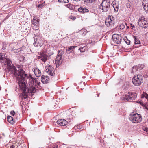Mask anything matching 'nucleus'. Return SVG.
Masks as SVG:
<instances>
[{
	"instance_id": "obj_1",
	"label": "nucleus",
	"mask_w": 148,
	"mask_h": 148,
	"mask_svg": "<svg viewBox=\"0 0 148 148\" xmlns=\"http://www.w3.org/2000/svg\"><path fill=\"white\" fill-rule=\"evenodd\" d=\"M5 55L3 53H0V63H5L7 65V69L9 72L10 73L13 74L14 76L16 78L17 82L19 85L20 89L23 91L22 99H25L29 95H32V92H30V90L29 91H27V89L29 88V86L26 88V84H25V81L19 80L17 79V77L15 75L16 73H17V71H18L16 69V67L12 64L11 61L8 58H6L5 57Z\"/></svg>"
},
{
	"instance_id": "obj_2",
	"label": "nucleus",
	"mask_w": 148,
	"mask_h": 148,
	"mask_svg": "<svg viewBox=\"0 0 148 148\" xmlns=\"http://www.w3.org/2000/svg\"><path fill=\"white\" fill-rule=\"evenodd\" d=\"M18 71H17L15 75L17 77V79L19 80L25 81L27 83V82L29 84L27 89V91H29L30 90V92H32V93H34L36 91V89L33 84L34 83V79L30 75H27L25 74V71L22 69H20L18 68Z\"/></svg>"
},
{
	"instance_id": "obj_3",
	"label": "nucleus",
	"mask_w": 148,
	"mask_h": 148,
	"mask_svg": "<svg viewBox=\"0 0 148 148\" xmlns=\"http://www.w3.org/2000/svg\"><path fill=\"white\" fill-rule=\"evenodd\" d=\"M110 5V0H102V3L100 4L99 8L103 10V12H106L108 10Z\"/></svg>"
},
{
	"instance_id": "obj_4",
	"label": "nucleus",
	"mask_w": 148,
	"mask_h": 148,
	"mask_svg": "<svg viewBox=\"0 0 148 148\" xmlns=\"http://www.w3.org/2000/svg\"><path fill=\"white\" fill-rule=\"evenodd\" d=\"M143 76L140 75H135L132 79L133 83L135 86L140 85L143 82Z\"/></svg>"
},
{
	"instance_id": "obj_5",
	"label": "nucleus",
	"mask_w": 148,
	"mask_h": 148,
	"mask_svg": "<svg viewBox=\"0 0 148 148\" xmlns=\"http://www.w3.org/2000/svg\"><path fill=\"white\" fill-rule=\"evenodd\" d=\"M129 119L134 123H138L141 122L142 118L140 114H135L130 116Z\"/></svg>"
},
{
	"instance_id": "obj_6",
	"label": "nucleus",
	"mask_w": 148,
	"mask_h": 148,
	"mask_svg": "<svg viewBox=\"0 0 148 148\" xmlns=\"http://www.w3.org/2000/svg\"><path fill=\"white\" fill-rule=\"evenodd\" d=\"M138 24L141 27L147 28L148 27V21L145 20L144 17H141L138 20Z\"/></svg>"
},
{
	"instance_id": "obj_7",
	"label": "nucleus",
	"mask_w": 148,
	"mask_h": 148,
	"mask_svg": "<svg viewBox=\"0 0 148 148\" xmlns=\"http://www.w3.org/2000/svg\"><path fill=\"white\" fill-rule=\"evenodd\" d=\"M112 39L116 44H119L121 43L122 37L117 34H115L112 36Z\"/></svg>"
},
{
	"instance_id": "obj_8",
	"label": "nucleus",
	"mask_w": 148,
	"mask_h": 148,
	"mask_svg": "<svg viewBox=\"0 0 148 148\" xmlns=\"http://www.w3.org/2000/svg\"><path fill=\"white\" fill-rule=\"evenodd\" d=\"M45 71L49 75L51 76H54L55 75L54 69L51 66H49L47 67Z\"/></svg>"
},
{
	"instance_id": "obj_9",
	"label": "nucleus",
	"mask_w": 148,
	"mask_h": 148,
	"mask_svg": "<svg viewBox=\"0 0 148 148\" xmlns=\"http://www.w3.org/2000/svg\"><path fill=\"white\" fill-rule=\"evenodd\" d=\"M62 61L63 59L62 55H61L60 54H59V53H58L56 60V66H57V65L59 66V65L61 64Z\"/></svg>"
},
{
	"instance_id": "obj_10",
	"label": "nucleus",
	"mask_w": 148,
	"mask_h": 148,
	"mask_svg": "<svg viewBox=\"0 0 148 148\" xmlns=\"http://www.w3.org/2000/svg\"><path fill=\"white\" fill-rule=\"evenodd\" d=\"M119 1L114 0V1L111 4V5L114 8V12H117L119 10Z\"/></svg>"
},
{
	"instance_id": "obj_11",
	"label": "nucleus",
	"mask_w": 148,
	"mask_h": 148,
	"mask_svg": "<svg viewBox=\"0 0 148 148\" xmlns=\"http://www.w3.org/2000/svg\"><path fill=\"white\" fill-rule=\"evenodd\" d=\"M57 123L59 126H64L67 124L68 121L64 119H60L57 121Z\"/></svg>"
},
{
	"instance_id": "obj_12",
	"label": "nucleus",
	"mask_w": 148,
	"mask_h": 148,
	"mask_svg": "<svg viewBox=\"0 0 148 148\" xmlns=\"http://www.w3.org/2000/svg\"><path fill=\"white\" fill-rule=\"evenodd\" d=\"M49 79L48 77L45 75H44L42 76L41 81L43 83H47L49 82Z\"/></svg>"
},
{
	"instance_id": "obj_13",
	"label": "nucleus",
	"mask_w": 148,
	"mask_h": 148,
	"mask_svg": "<svg viewBox=\"0 0 148 148\" xmlns=\"http://www.w3.org/2000/svg\"><path fill=\"white\" fill-rule=\"evenodd\" d=\"M141 66H142L141 65H139L133 66L132 68V72L135 73L138 70H140L143 68V67H142Z\"/></svg>"
},
{
	"instance_id": "obj_14",
	"label": "nucleus",
	"mask_w": 148,
	"mask_h": 148,
	"mask_svg": "<svg viewBox=\"0 0 148 148\" xmlns=\"http://www.w3.org/2000/svg\"><path fill=\"white\" fill-rule=\"evenodd\" d=\"M130 94L129 93V92L125 93L123 95L121 98V99L123 101H129L130 100Z\"/></svg>"
},
{
	"instance_id": "obj_15",
	"label": "nucleus",
	"mask_w": 148,
	"mask_h": 148,
	"mask_svg": "<svg viewBox=\"0 0 148 148\" xmlns=\"http://www.w3.org/2000/svg\"><path fill=\"white\" fill-rule=\"evenodd\" d=\"M42 57V61L45 62L47 60V54L44 51H42L40 54Z\"/></svg>"
},
{
	"instance_id": "obj_16",
	"label": "nucleus",
	"mask_w": 148,
	"mask_h": 148,
	"mask_svg": "<svg viewBox=\"0 0 148 148\" xmlns=\"http://www.w3.org/2000/svg\"><path fill=\"white\" fill-rule=\"evenodd\" d=\"M142 5L144 10L147 11L148 10V0H143Z\"/></svg>"
},
{
	"instance_id": "obj_17",
	"label": "nucleus",
	"mask_w": 148,
	"mask_h": 148,
	"mask_svg": "<svg viewBox=\"0 0 148 148\" xmlns=\"http://www.w3.org/2000/svg\"><path fill=\"white\" fill-rule=\"evenodd\" d=\"M33 24L34 25L36 29L35 30H38V29L39 20L37 18H34L33 20Z\"/></svg>"
},
{
	"instance_id": "obj_18",
	"label": "nucleus",
	"mask_w": 148,
	"mask_h": 148,
	"mask_svg": "<svg viewBox=\"0 0 148 148\" xmlns=\"http://www.w3.org/2000/svg\"><path fill=\"white\" fill-rule=\"evenodd\" d=\"M33 70L35 75L37 77H39L41 75V74L40 71L39 69L37 68H34L33 69Z\"/></svg>"
},
{
	"instance_id": "obj_19",
	"label": "nucleus",
	"mask_w": 148,
	"mask_h": 148,
	"mask_svg": "<svg viewBox=\"0 0 148 148\" xmlns=\"http://www.w3.org/2000/svg\"><path fill=\"white\" fill-rule=\"evenodd\" d=\"M130 94V100H134L136 99L137 97V95L136 93L132 92H129Z\"/></svg>"
},
{
	"instance_id": "obj_20",
	"label": "nucleus",
	"mask_w": 148,
	"mask_h": 148,
	"mask_svg": "<svg viewBox=\"0 0 148 148\" xmlns=\"http://www.w3.org/2000/svg\"><path fill=\"white\" fill-rule=\"evenodd\" d=\"M34 45H35L36 43H41L43 41V39L42 38H36V39L35 38L34 39Z\"/></svg>"
},
{
	"instance_id": "obj_21",
	"label": "nucleus",
	"mask_w": 148,
	"mask_h": 148,
	"mask_svg": "<svg viewBox=\"0 0 148 148\" xmlns=\"http://www.w3.org/2000/svg\"><path fill=\"white\" fill-rule=\"evenodd\" d=\"M7 121L10 123L13 124L14 123L13 118L10 116H8L7 117Z\"/></svg>"
},
{
	"instance_id": "obj_22",
	"label": "nucleus",
	"mask_w": 148,
	"mask_h": 148,
	"mask_svg": "<svg viewBox=\"0 0 148 148\" xmlns=\"http://www.w3.org/2000/svg\"><path fill=\"white\" fill-rule=\"evenodd\" d=\"M78 11L80 12L85 13L87 12H88V10L86 8H80L78 9Z\"/></svg>"
},
{
	"instance_id": "obj_23",
	"label": "nucleus",
	"mask_w": 148,
	"mask_h": 148,
	"mask_svg": "<svg viewBox=\"0 0 148 148\" xmlns=\"http://www.w3.org/2000/svg\"><path fill=\"white\" fill-rule=\"evenodd\" d=\"M77 47V46H72L69 47H68V48L66 50L67 52V53L69 52V53H70L73 50V49Z\"/></svg>"
},
{
	"instance_id": "obj_24",
	"label": "nucleus",
	"mask_w": 148,
	"mask_h": 148,
	"mask_svg": "<svg viewBox=\"0 0 148 148\" xmlns=\"http://www.w3.org/2000/svg\"><path fill=\"white\" fill-rule=\"evenodd\" d=\"M88 49V47L86 46H84L83 47H81L79 49L81 52L82 53Z\"/></svg>"
},
{
	"instance_id": "obj_25",
	"label": "nucleus",
	"mask_w": 148,
	"mask_h": 148,
	"mask_svg": "<svg viewBox=\"0 0 148 148\" xmlns=\"http://www.w3.org/2000/svg\"><path fill=\"white\" fill-rule=\"evenodd\" d=\"M113 22H112L111 20H110V18H109L106 21L105 23L107 26H109L110 25H111V23L113 24Z\"/></svg>"
},
{
	"instance_id": "obj_26",
	"label": "nucleus",
	"mask_w": 148,
	"mask_h": 148,
	"mask_svg": "<svg viewBox=\"0 0 148 148\" xmlns=\"http://www.w3.org/2000/svg\"><path fill=\"white\" fill-rule=\"evenodd\" d=\"M133 38L135 40L134 43L135 44H140V42L138 38L134 36H133Z\"/></svg>"
},
{
	"instance_id": "obj_27",
	"label": "nucleus",
	"mask_w": 148,
	"mask_h": 148,
	"mask_svg": "<svg viewBox=\"0 0 148 148\" xmlns=\"http://www.w3.org/2000/svg\"><path fill=\"white\" fill-rule=\"evenodd\" d=\"M95 0H84V2L85 4L91 3H94Z\"/></svg>"
},
{
	"instance_id": "obj_28",
	"label": "nucleus",
	"mask_w": 148,
	"mask_h": 148,
	"mask_svg": "<svg viewBox=\"0 0 148 148\" xmlns=\"http://www.w3.org/2000/svg\"><path fill=\"white\" fill-rule=\"evenodd\" d=\"M66 6L70 10H73L74 8V6L72 5L69 4L66 5Z\"/></svg>"
},
{
	"instance_id": "obj_29",
	"label": "nucleus",
	"mask_w": 148,
	"mask_h": 148,
	"mask_svg": "<svg viewBox=\"0 0 148 148\" xmlns=\"http://www.w3.org/2000/svg\"><path fill=\"white\" fill-rule=\"evenodd\" d=\"M145 97L148 101V94L146 93H143L141 95V98Z\"/></svg>"
},
{
	"instance_id": "obj_30",
	"label": "nucleus",
	"mask_w": 148,
	"mask_h": 148,
	"mask_svg": "<svg viewBox=\"0 0 148 148\" xmlns=\"http://www.w3.org/2000/svg\"><path fill=\"white\" fill-rule=\"evenodd\" d=\"M59 2L67 3L69 2L68 0H58Z\"/></svg>"
},
{
	"instance_id": "obj_31",
	"label": "nucleus",
	"mask_w": 148,
	"mask_h": 148,
	"mask_svg": "<svg viewBox=\"0 0 148 148\" xmlns=\"http://www.w3.org/2000/svg\"><path fill=\"white\" fill-rule=\"evenodd\" d=\"M109 18H110V20H111L112 22H113V24H114V19L113 16H110Z\"/></svg>"
},
{
	"instance_id": "obj_32",
	"label": "nucleus",
	"mask_w": 148,
	"mask_h": 148,
	"mask_svg": "<svg viewBox=\"0 0 148 148\" xmlns=\"http://www.w3.org/2000/svg\"><path fill=\"white\" fill-rule=\"evenodd\" d=\"M132 3H126V6L127 8H130L131 6V4Z\"/></svg>"
},
{
	"instance_id": "obj_33",
	"label": "nucleus",
	"mask_w": 148,
	"mask_h": 148,
	"mask_svg": "<svg viewBox=\"0 0 148 148\" xmlns=\"http://www.w3.org/2000/svg\"><path fill=\"white\" fill-rule=\"evenodd\" d=\"M125 25L123 24L121 25L119 27V28L121 29H123L125 27Z\"/></svg>"
},
{
	"instance_id": "obj_34",
	"label": "nucleus",
	"mask_w": 148,
	"mask_h": 148,
	"mask_svg": "<svg viewBox=\"0 0 148 148\" xmlns=\"http://www.w3.org/2000/svg\"><path fill=\"white\" fill-rule=\"evenodd\" d=\"M143 130H144V131H145L148 134V128L146 127H143Z\"/></svg>"
},
{
	"instance_id": "obj_35",
	"label": "nucleus",
	"mask_w": 148,
	"mask_h": 148,
	"mask_svg": "<svg viewBox=\"0 0 148 148\" xmlns=\"http://www.w3.org/2000/svg\"><path fill=\"white\" fill-rule=\"evenodd\" d=\"M127 40H125V39H124L125 41V42L127 45H130V41L128 40L127 39H126Z\"/></svg>"
},
{
	"instance_id": "obj_36",
	"label": "nucleus",
	"mask_w": 148,
	"mask_h": 148,
	"mask_svg": "<svg viewBox=\"0 0 148 148\" xmlns=\"http://www.w3.org/2000/svg\"><path fill=\"white\" fill-rule=\"evenodd\" d=\"M82 32H84L83 33V34L84 35H85L86 33H87V31L86 30V29H82Z\"/></svg>"
},
{
	"instance_id": "obj_37",
	"label": "nucleus",
	"mask_w": 148,
	"mask_h": 148,
	"mask_svg": "<svg viewBox=\"0 0 148 148\" xmlns=\"http://www.w3.org/2000/svg\"><path fill=\"white\" fill-rule=\"evenodd\" d=\"M10 114L12 116H14L15 114V112L14 111H11L10 112Z\"/></svg>"
},
{
	"instance_id": "obj_38",
	"label": "nucleus",
	"mask_w": 148,
	"mask_h": 148,
	"mask_svg": "<svg viewBox=\"0 0 148 148\" xmlns=\"http://www.w3.org/2000/svg\"><path fill=\"white\" fill-rule=\"evenodd\" d=\"M80 0H71L72 2L74 4L76 3V2H77L80 1Z\"/></svg>"
},
{
	"instance_id": "obj_39",
	"label": "nucleus",
	"mask_w": 148,
	"mask_h": 148,
	"mask_svg": "<svg viewBox=\"0 0 148 148\" xmlns=\"http://www.w3.org/2000/svg\"><path fill=\"white\" fill-rule=\"evenodd\" d=\"M56 103H53L51 105V107H53V108H55V107L56 106Z\"/></svg>"
},
{
	"instance_id": "obj_40",
	"label": "nucleus",
	"mask_w": 148,
	"mask_h": 148,
	"mask_svg": "<svg viewBox=\"0 0 148 148\" xmlns=\"http://www.w3.org/2000/svg\"><path fill=\"white\" fill-rule=\"evenodd\" d=\"M145 107L146 109L148 110V102L145 104Z\"/></svg>"
},
{
	"instance_id": "obj_41",
	"label": "nucleus",
	"mask_w": 148,
	"mask_h": 148,
	"mask_svg": "<svg viewBox=\"0 0 148 148\" xmlns=\"http://www.w3.org/2000/svg\"><path fill=\"white\" fill-rule=\"evenodd\" d=\"M35 82L37 84L38 86H40V82H38L37 80H35Z\"/></svg>"
},
{
	"instance_id": "obj_42",
	"label": "nucleus",
	"mask_w": 148,
	"mask_h": 148,
	"mask_svg": "<svg viewBox=\"0 0 148 148\" xmlns=\"http://www.w3.org/2000/svg\"><path fill=\"white\" fill-rule=\"evenodd\" d=\"M70 18L72 20H74L76 18L75 17L71 16L70 17Z\"/></svg>"
},
{
	"instance_id": "obj_43",
	"label": "nucleus",
	"mask_w": 148,
	"mask_h": 148,
	"mask_svg": "<svg viewBox=\"0 0 148 148\" xmlns=\"http://www.w3.org/2000/svg\"><path fill=\"white\" fill-rule=\"evenodd\" d=\"M133 0H127V3H132Z\"/></svg>"
},
{
	"instance_id": "obj_44",
	"label": "nucleus",
	"mask_w": 148,
	"mask_h": 148,
	"mask_svg": "<svg viewBox=\"0 0 148 148\" xmlns=\"http://www.w3.org/2000/svg\"><path fill=\"white\" fill-rule=\"evenodd\" d=\"M38 59H40L41 60H42V57L40 55V56L38 57Z\"/></svg>"
},
{
	"instance_id": "obj_45",
	"label": "nucleus",
	"mask_w": 148,
	"mask_h": 148,
	"mask_svg": "<svg viewBox=\"0 0 148 148\" xmlns=\"http://www.w3.org/2000/svg\"><path fill=\"white\" fill-rule=\"evenodd\" d=\"M10 148H15V146L14 145H12L10 146Z\"/></svg>"
},
{
	"instance_id": "obj_46",
	"label": "nucleus",
	"mask_w": 148,
	"mask_h": 148,
	"mask_svg": "<svg viewBox=\"0 0 148 148\" xmlns=\"http://www.w3.org/2000/svg\"><path fill=\"white\" fill-rule=\"evenodd\" d=\"M4 46H5V45H4V44H3V47H2V49H5V47H4Z\"/></svg>"
},
{
	"instance_id": "obj_47",
	"label": "nucleus",
	"mask_w": 148,
	"mask_h": 148,
	"mask_svg": "<svg viewBox=\"0 0 148 148\" xmlns=\"http://www.w3.org/2000/svg\"><path fill=\"white\" fill-rule=\"evenodd\" d=\"M68 120H69V122H71L72 119H67Z\"/></svg>"
},
{
	"instance_id": "obj_48",
	"label": "nucleus",
	"mask_w": 148,
	"mask_h": 148,
	"mask_svg": "<svg viewBox=\"0 0 148 148\" xmlns=\"http://www.w3.org/2000/svg\"><path fill=\"white\" fill-rule=\"evenodd\" d=\"M131 27H133L134 28H135V27L134 25H132V24H131Z\"/></svg>"
},
{
	"instance_id": "obj_49",
	"label": "nucleus",
	"mask_w": 148,
	"mask_h": 148,
	"mask_svg": "<svg viewBox=\"0 0 148 148\" xmlns=\"http://www.w3.org/2000/svg\"><path fill=\"white\" fill-rule=\"evenodd\" d=\"M40 5H41V4H40V5L39 6V7H40Z\"/></svg>"
},
{
	"instance_id": "obj_50",
	"label": "nucleus",
	"mask_w": 148,
	"mask_h": 148,
	"mask_svg": "<svg viewBox=\"0 0 148 148\" xmlns=\"http://www.w3.org/2000/svg\"><path fill=\"white\" fill-rule=\"evenodd\" d=\"M127 28H129V27H128V26H127Z\"/></svg>"
},
{
	"instance_id": "obj_51",
	"label": "nucleus",
	"mask_w": 148,
	"mask_h": 148,
	"mask_svg": "<svg viewBox=\"0 0 148 148\" xmlns=\"http://www.w3.org/2000/svg\"><path fill=\"white\" fill-rule=\"evenodd\" d=\"M77 128H78L80 129V128H78V127H77Z\"/></svg>"
},
{
	"instance_id": "obj_52",
	"label": "nucleus",
	"mask_w": 148,
	"mask_h": 148,
	"mask_svg": "<svg viewBox=\"0 0 148 148\" xmlns=\"http://www.w3.org/2000/svg\"><path fill=\"white\" fill-rule=\"evenodd\" d=\"M67 112L69 113V111Z\"/></svg>"
},
{
	"instance_id": "obj_53",
	"label": "nucleus",
	"mask_w": 148,
	"mask_h": 148,
	"mask_svg": "<svg viewBox=\"0 0 148 148\" xmlns=\"http://www.w3.org/2000/svg\"><path fill=\"white\" fill-rule=\"evenodd\" d=\"M1 25V23L0 22V25Z\"/></svg>"
}]
</instances>
